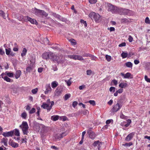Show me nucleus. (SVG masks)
I'll return each instance as SVG.
<instances>
[{
    "mask_svg": "<svg viewBox=\"0 0 150 150\" xmlns=\"http://www.w3.org/2000/svg\"><path fill=\"white\" fill-rule=\"evenodd\" d=\"M121 75L122 76H123L125 79L126 78H132V76L131 74L129 72H127L125 74H124L123 73H121Z\"/></svg>",
    "mask_w": 150,
    "mask_h": 150,
    "instance_id": "nucleus-15",
    "label": "nucleus"
},
{
    "mask_svg": "<svg viewBox=\"0 0 150 150\" xmlns=\"http://www.w3.org/2000/svg\"><path fill=\"white\" fill-rule=\"evenodd\" d=\"M27 52V50L25 48H24L22 51V52L21 54V56L22 57L25 56Z\"/></svg>",
    "mask_w": 150,
    "mask_h": 150,
    "instance_id": "nucleus-32",
    "label": "nucleus"
},
{
    "mask_svg": "<svg viewBox=\"0 0 150 150\" xmlns=\"http://www.w3.org/2000/svg\"><path fill=\"white\" fill-rule=\"evenodd\" d=\"M58 85V83L56 81L52 82L51 83V86L53 88L56 87Z\"/></svg>",
    "mask_w": 150,
    "mask_h": 150,
    "instance_id": "nucleus-22",
    "label": "nucleus"
},
{
    "mask_svg": "<svg viewBox=\"0 0 150 150\" xmlns=\"http://www.w3.org/2000/svg\"><path fill=\"white\" fill-rule=\"evenodd\" d=\"M29 21L32 24H35L36 25L38 24V23L36 20L34 19H32L28 16H27L26 18V21Z\"/></svg>",
    "mask_w": 150,
    "mask_h": 150,
    "instance_id": "nucleus-12",
    "label": "nucleus"
},
{
    "mask_svg": "<svg viewBox=\"0 0 150 150\" xmlns=\"http://www.w3.org/2000/svg\"><path fill=\"white\" fill-rule=\"evenodd\" d=\"M11 52V49L10 48H9L8 49H6V54L7 55H9Z\"/></svg>",
    "mask_w": 150,
    "mask_h": 150,
    "instance_id": "nucleus-48",
    "label": "nucleus"
},
{
    "mask_svg": "<svg viewBox=\"0 0 150 150\" xmlns=\"http://www.w3.org/2000/svg\"><path fill=\"white\" fill-rule=\"evenodd\" d=\"M54 137L56 139L60 140L63 137V136L61 134H57L55 135Z\"/></svg>",
    "mask_w": 150,
    "mask_h": 150,
    "instance_id": "nucleus-25",
    "label": "nucleus"
},
{
    "mask_svg": "<svg viewBox=\"0 0 150 150\" xmlns=\"http://www.w3.org/2000/svg\"><path fill=\"white\" fill-rule=\"evenodd\" d=\"M134 135V132L130 133L125 138V140L128 142L130 141Z\"/></svg>",
    "mask_w": 150,
    "mask_h": 150,
    "instance_id": "nucleus-14",
    "label": "nucleus"
},
{
    "mask_svg": "<svg viewBox=\"0 0 150 150\" xmlns=\"http://www.w3.org/2000/svg\"><path fill=\"white\" fill-rule=\"evenodd\" d=\"M35 57L31 56L30 58V62L32 63H34L35 62Z\"/></svg>",
    "mask_w": 150,
    "mask_h": 150,
    "instance_id": "nucleus-40",
    "label": "nucleus"
},
{
    "mask_svg": "<svg viewBox=\"0 0 150 150\" xmlns=\"http://www.w3.org/2000/svg\"><path fill=\"white\" fill-rule=\"evenodd\" d=\"M59 20L63 22H66L67 21V20L65 18L62 17L60 16V17L59 18Z\"/></svg>",
    "mask_w": 150,
    "mask_h": 150,
    "instance_id": "nucleus-41",
    "label": "nucleus"
},
{
    "mask_svg": "<svg viewBox=\"0 0 150 150\" xmlns=\"http://www.w3.org/2000/svg\"><path fill=\"white\" fill-rule=\"evenodd\" d=\"M21 70H18L16 71L15 74V78L18 79L19 78L21 75Z\"/></svg>",
    "mask_w": 150,
    "mask_h": 150,
    "instance_id": "nucleus-21",
    "label": "nucleus"
},
{
    "mask_svg": "<svg viewBox=\"0 0 150 150\" xmlns=\"http://www.w3.org/2000/svg\"><path fill=\"white\" fill-rule=\"evenodd\" d=\"M88 111L86 110H84L81 112V113L83 114V115H86Z\"/></svg>",
    "mask_w": 150,
    "mask_h": 150,
    "instance_id": "nucleus-62",
    "label": "nucleus"
},
{
    "mask_svg": "<svg viewBox=\"0 0 150 150\" xmlns=\"http://www.w3.org/2000/svg\"><path fill=\"white\" fill-rule=\"evenodd\" d=\"M108 11H111L113 13H116V9L117 8V7L114 6L110 4H108Z\"/></svg>",
    "mask_w": 150,
    "mask_h": 150,
    "instance_id": "nucleus-10",
    "label": "nucleus"
},
{
    "mask_svg": "<svg viewBox=\"0 0 150 150\" xmlns=\"http://www.w3.org/2000/svg\"><path fill=\"white\" fill-rule=\"evenodd\" d=\"M59 116L57 115H53L51 117V119L53 121H56L59 119Z\"/></svg>",
    "mask_w": 150,
    "mask_h": 150,
    "instance_id": "nucleus-23",
    "label": "nucleus"
},
{
    "mask_svg": "<svg viewBox=\"0 0 150 150\" xmlns=\"http://www.w3.org/2000/svg\"><path fill=\"white\" fill-rule=\"evenodd\" d=\"M108 29L109 30L110 32L114 31L115 30V29L113 27H111L110 28H108Z\"/></svg>",
    "mask_w": 150,
    "mask_h": 150,
    "instance_id": "nucleus-60",
    "label": "nucleus"
},
{
    "mask_svg": "<svg viewBox=\"0 0 150 150\" xmlns=\"http://www.w3.org/2000/svg\"><path fill=\"white\" fill-rule=\"evenodd\" d=\"M62 90L60 88L57 87L55 90V96H58L59 95L62 93Z\"/></svg>",
    "mask_w": 150,
    "mask_h": 150,
    "instance_id": "nucleus-18",
    "label": "nucleus"
},
{
    "mask_svg": "<svg viewBox=\"0 0 150 150\" xmlns=\"http://www.w3.org/2000/svg\"><path fill=\"white\" fill-rule=\"evenodd\" d=\"M53 53L51 52H45L42 55V57L44 59L47 60L50 59L52 60Z\"/></svg>",
    "mask_w": 150,
    "mask_h": 150,
    "instance_id": "nucleus-5",
    "label": "nucleus"
},
{
    "mask_svg": "<svg viewBox=\"0 0 150 150\" xmlns=\"http://www.w3.org/2000/svg\"><path fill=\"white\" fill-rule=\"evenodd\" d=\"M69 41L71 43L72 45H75L76 44V42L73 39H71L69 40Z\"/></svg>",
    "mask_w": 150,
    "mask_h": 150,
    "instance_id": "nucleus-45",
    "label": "nucleus"
},
{
    "mask_svg": "<svg viewBox=\"0 0 150 150\" xmlns=\"http://www.w3.org/2000/svg\"><path fill=\"white\" fill-rule=\"evenodd\" d=\"M68 57L70 59H74V60H83L84 59L80 55H69L68 56Z\"/></svg>",
    "mask_w": 150,
    "mask_h": 150,
    "instance_id": "nucleus-9",
    "label": "nucleus"
},
{
    "mask_svg": "<svg viewBox=\"0 0 150 150\" xmlns=\"http://www.w3.org/2000/svg\"><path fill=\"white\" fill-rule=\"evenodd\" d=\"M88 102L93 105H95L96 104L95 102L93 100H90Z\"/></svg>",
    "mask_w": 150,
    "mask_h": 150,
    "instance_id": "nucleus-54",
    "label": "nucleus"
},
{
    "mask_svg": "<svg viewBox=\"0 0 150 150\" xmlns=\"http://www.w3.org/2000/svg\"><path fill=\"white\" fill-rule=\"evenodd\" d=\"M38 91V88H36L32 90L31 92L33 94H35Z\"/></svg>",
    "mask_w": 150,
    "mask_h": 150,
    "instance_id": "nucleus-47",
    "label": "nucleus"
},
{
    "mask_svg": "<svg viewBox=\"0 0 150 150\" xmlns=\"http://www.w3.org/2000/svg\"><path fill=\"white\" fill-rule=\"evenodd\" d=\"M33 12L35 15L39 17L42 16L46 17L48 15L45 11L38 9L36 8H34Z\"/></svg>",
    "mask_w": 150,
    "mask_h": 150,
    "instance_id": "nucleus-4",
    "label": "nucleus"
},
{
    "mask_svg": "<svg viewBox=\"0 0 150 150\" xmlns=\"http://www.w3.org/2000/svg\"><path fill=\"white\" fill-rule=\"evenodd\" d=\"M14 134L17 136H20V132L19 130L18 129H16L14 132Z\"/></svg>",
    "mask_w": 150,
    "mask_h": 150,
    "instance_id": "nucleus-42",
    "label": "nucleus"
},
{
    "mask_svg": "<svg viewBox=\"0 0 150 150\" xmlns=\"http://www.w3.org/2000/svg\"><path fill=\"white\" fill-rule=\"evenodd\" d=\"M5 74L10 77H13V74L12 73L9 72L8 71L5 72Z\"/></svg>",
    "mask_w": 150,
    "mask_h": 150,
    "instance_id": "nucleus-35",
    "label": "nucleus"
},
{
    "mask_svg": "<svg viewBox=\"0 0 150 150\" xmlns=\"http://www.w3.org/2000/svg\"><path fill=\"white\" fill-rule=\"evenodd\" d=\"M88 133L89 135L90 138L92 139H94L96 136L94 133L91 130H89L88 131Z\"/></svg>",
    "mask_w": 150,
    "mask_h": 150,
    "instance_id": "nucleus-16",
    "label": "nucleus"
},
{
    "mask_svg": "<svg viewBox=\"0 0 150 150\" xmlns=\"http://www.w3.org/2000/svg\"><path fill=\"white\" fill-rule=\"evenodd\" d=\"M71 79L72 78H70L69 80H65V82L67 83V86H70L72 83V82L71 81Z\"/></svg>",
    "mask_w": 150,
    "mask_h": 150,
    "instance_id": "nucleus-30",
    "label": "nucleus"
},
{
    "mask_svg": "<svg viewBox=\"0 0 150 150\" xmlns=\"http://www.w3.org/2000/svg\"><path fill=\"white\" fill-rule=\"evenodd\" d=\"M88 16L92 20L93 19L96 23H99L101 21L102 17L98 13L91 12L89 13Z\"/></svg>",
    "mask_w": 150,
    "mask_h": 150,
    "instance_id": "nucleus-1",
    "label": "nucleus"
},
{
    "mask_svg": "<svg viewBox=\"0 0 150 150\" xmlns=\"http://www.w3.org/2000/svg\"><path fill=\"white\" fill-rule=\"evenodd\" d=\"M71 97V94H67L64 96V100H67L69 98Z\"/></svg>",
    "mask_w": 150,
    "mask_h": 150,
    "instance_id": "nucleus-43",
    "label": "nucleus"
},
{
    "mask_svg": "<svg viewBox=\"0 0 150 150\" xmlns=\"http://www.w3.org/2000/svg\"><path fill=\"white\" fill-rule=\"evenodd\" d=\"M8 139L6 138H3L1 139V143H3L5 146H8L7 142Z\"/></svg>",
    "mask_w": 150,
    "mask_h": 150,
    "instance_id": "nucleus-20",
    "label": "nucleus"
},
{
    "mask_svg": "<svg viewBox=\"0 0 150 150\" xmlns=\"http://www.w3.org/2000/svg\"><path fill=\"white\" fill-rule=\"evenodd\" d=\"M46 91L45 92V94H47L51 92L52 89L51 87L50 84H47L45 86Z\"/></svg>",
    "mask_w": 150,
    "mask_h": 150,
    "instance_id": "nucleus-13",
    "label": "nucleus"
},
{
    "mask_svg": "<svg viewBox=\"0 0 150 150\" xmlns=\"http://www.w3.org/2000/svg\"><path fill=\"white\" fill-rule=\"evenodd\" d=\"M14 132L13 131H11L7 132H4L2 134V135L5 137H12L13 134Z\"/></svg>",
    "mask_w": 150,
    "mask_h": 150,
    "instance_id": "nucleus-11",
    "label": "nucleus"
},
{
    "mask_svg": "<svg viewBox=\"0 0 150 150\" xmlns=\"http://www.w3.org/2000/svg\"><path fill=\"white\" fill-rule=\"evenodd\" d=\"M52 15L55 18H57L58 19H59V17H60V16L59 15H58L55 13H52Z\"/></svg>",
    "mask_w": 150,
    "mask_h": 150,
    "instance_id": "nucleus-37",
    "label": "nucleus"
},
{
    "mask_svg": "<svg viewBox=\"0 0 150 150\" xmlns=\"http://www.w3.org/2000/svg\"><path fill=\"white\" fill-rule=\"evenodd\" d=\"M41 107L44 109H46L47 110V109L50 108L49 105L46 103H43L42 105L41 106Z\"/></svg>",
    "mask_w": 150,
    "mask_h": 150,
    "instance_id": "nucleus-28",
    "label": "nucleus"
},
{
    "mask_svg": "<svg viewBox=\"0 0 150 150\" xmlns=\"http://www.w3.org/2000/svg\"><path fill=\"white\" fill-rule=\"evenodd\" d=\"M139 62V61L138 60L135 59L134 61V63L136 65L138 64Z\"/></svg>",
    "mask_w": 150,
    "mask_h": 150,
    "instance_id": "nucleus-64",
    "label": "nucleus"
},
{
    "mask_svg": "<svg viewBox=\"0 0 150 150\" xmlns=\"http://www.w3.org/2000/svg\"><path fill=\"white\" fill-rule=\"evenodd\" d=\"M6 148L4 147L3 145L0 147V150H6Z\"/></svg>",
    "mask_w": 150,
    "mask_h": 150,
    "instance_id": "nucleus-63",
    "label": "nucleus"
},
{
    "mask_svg": "<svg viewBox=\"0 0 150 150\" xmlns=\"http://www.w3.org/2000/svg\"><path fill=\"white\" fill-rule=\"evenodd\" d=\"M125 65L127 67L132 68V67L133 64L130 62H128L125 63Z\"/></svg>",
    "mask_w": 150,
    "mask_h": 150,
    "instance_id": "nucleus-29",
    "label": "nucleus"
},
{
    "mask_svg": "<svg viewBox=\"0 0 150 150\" xmlns=\"http://www.w3.org/2000/svg\"><path fill=\"white\" fill-rule=\"evenodd\" d=\"M128 55V53L126 52H122L121 54V55L123 59L127 57Z\"/></svg>",
    "mask_w": 150,
    "mask_h": 150,
    "instance_id": "nucleus-33",
    "label": "nucleus"
},
{
    "mask_svg": "<svg viewBox=\"0 0 150 150\" xmlns=\"http://www.w3.org/2000/svg\"><path fill=\"white\" fill-rule=\"evenodd\" d=\"M60 55L59 54H55L53 53L52 60L54 61H56L57 62H62L63 61V60H59Z\"/></svg>",
    "mask_w": 150,
    "mask_h": 150,
    "instance_id": "nucleus-8",
    "label": "nucleus"
},
{
    "mask_svg": "<svg viewBox=\"0 0 150 150\" xmlns=\"http://www.w3.org/2000/svg\"><path fill=\"white\" fill-rule=\"evenodd\" d=\"M39 127L40 129H41V132L42 133L47 132L49 129L48 127L45 126L42 124H39Z\"/></svg>",
    "mask_w": 150,
    "mask_h": 150,
    "instance_id": "nucleus-7",
    "label": "nucleus"
},
{
    "mask_svg": "<svg viewBox=\"0 0 150 150\" xmlns=\"http://www.w3.org/2000/svg\"><path fill=\"white\" fill-rule=\"evenodd\" d=\"M50 103H51V105H50V106H49L50 108H49V109H47V112H49L52 106H53V105H54V101H52L51 102H50Z\"/></svg>",
    "mask_w": 150,
    "mask_h": 150,
    "instance_id": "nucleus-46",
    "label": "nucleus"
},
{
    "mask_svg": "<svg viewBox=\"0 0 150 150\" xmlns=\"http://www.w3.org/2000/svg\"><path fill=\"white\" fill-rule=\"evenodd\" d=\"M100 142L99 141H95L94 143L93 144V145L94 146H98V147H100V145L101 144Z\"/></svg>",
    "mask_w": 150,
    "mask_h": 150,
    "instance_id": "nucleus-27",
    "label": "nucleus"
},
{
    "mask_svg": "<svg viewBox=\"0 0 150 150\" xmlns=\"http://www.w3.org/2000/svg\"><path fill=\"white\" fill-rule=\"evenodd\" d=\"M105 58L107 60V61L108 62H110L111 59V57L108 55H106L105 56Z\"/></svg>",
    "mask_w": 150,
    "mask_h": 150,
    "instance_id": "nucleus-44",
    "label": "nucleus"
},
{
    "mask_svg": "<svg viewBox=\"0 0 150 150\" xmlns=\"http://www.w3.org/2000/svg\"><path fill=\"white\" fill-rule=\"evenodd\" d=\"M145 23L147 24L150 23V21L148 17H146L145 18Z\"/></svg>",
    "mask_w": 150,
    "mask_h": 150,
    "instance_id": "nucleus-55",
    "label": "nucleus"
},
{
    "mask_svg": "<svg viewBox=\"0 0 150 150\" xmlns=\"http://www.w3.org/2000/svg\"><path fill=\"white\" fill-rule=\"evenodd\" d=\"M126 44L125 42H122L119 45V47H124L126 46Z\"/></svg>",
    "mask_w": 150,
    "mask_h": 150,
    "instance_id": "nucleus-59",
    "label": "nucleus"
},
{
    "mask_svg": "<svg viewBox=\"0 0 150 150\" xmlns=\"http://www.w3.org/2000/svg\"><path fill=\"white\" fill-rule=\"evenodd\" d=\"M122 107V105L117 102L116 104L113 105L111 110L113 112H116L121 108Z\"/></svg>",
    "mask_w": 150,
    "mask_h": 150,
    "instance_id": "nucleus-6",
    "label": "nucleus"
},
{
    "mask_svg": "<svg viewBox=\"0 0 150 150\" xmlns=\"http://www.w3.org/2000/svg\"><path fill=\"white\" fill-rule=\"evenodd\" d=\"M63 60V61L62 62H57L58 64H63L64 63L66 60L65 59V57L62 54H60V57L59 59V60Z\"/></svg>",
    "mask_w": 150,
    "mask_h": 150,
    "instance_id": "nucleus-24",
    "label": "nucleus"
},
{
    "mask_svg": "<svg viewBox=\"0 0 150 150\" xmlns=\"http://www.w3.org/2000/svg\"><path fill=\"white\" fill-rule=\"evenodd\" d=\"M19 127L22 129L23 134L27 135L29 127L26 122L23 121Z\"/></svg>",
    "mask_w": 150,
    "mask_h": 150,
    "instance_id": "nucleus-3",
    "label": "nucleus"
},
{
    "mask_svg": "<svg viewBox=\"0 0 150 150\" xmlns=\"http://www.w3.org/2000/svg\"><path fill=\"white\" fill-rule=\"evenodd\" d=\"M128 86L127 83H124L123 82H121L119 84V86L121 88H125L126 87H127Z\"/></svg>",
    "mask_w": 150,
    "mask_h": 150,
    "instance_id": "nucleus-26",
    "label": "nucleus"
},
{
    "mask_svg": "<svg viewBox=\"0 0 150 150\" xmlns=\"http://www.w3.org/2000/svg\"><path fill=\"white\" fill-rule=\"evenodd\" d=\"M78 104V102L77 101H74L73 102L72 106L74 108H75Z\"/></svg>",
    "mask_w": 150,
    "mask_h": 150,
    "instance_id": "nucleus-58",
    "label": "nucleus"
},
{
    "mask_svg": "<svg viewBox=\"0 0 150 150\" xmlns=\"http://www.w3.org/2000/svg\"><path fill=\"white\" fill-rule=\"evenodd\" d=\"M116 13L120 15H129L131 11L129 9L117 7L116 9Z\"/></svg>",
    "mask_w": 150,
    "mask_h": 150,
    "instance_id": "nucleus-2",
    "label": "nucleus"
},
{
    "mask_svg": "<svg viewBox=\"0 0 150 150\" xmlns=\"http://www.w3.org/2000/svg\"><path fill=\"white\" fill-rule=\"evenodd\" d=\"M128 40L130 42H131L133 41V38L131 35H129L128 37Z\"/></svg>",
    "mask_w": 150,
    "mask_h": 150,
    "instance_id": "nucleus-61",
    "label": "nucleus"
},
{
    "mask_svg": "<svg viewBox=\"0 0 150 150\" xmlns=\"http://www.w3.org/2000/svg\"><path fill=\"white\" fill-rule=\"evenodd\" d=\"M67 117L64 116L63 117H60V120H62L63 121H65L67 120Z\"/></svg>",
    "mask_w": 150,
    "mask_h": 150,
    "instance_id": "nucleus-57",
    "label": "nucleus"
},
{
    "mask_svg": "<svg viewBox=\"0 0 150 150\" xmlns=\"http://www.w3.org/2000/svg\"><path fill=\"white\" fill-rule=\"evenodd\" d=\"M9 144L12 147L14 148H16L18 146V143H16L13 141L10 142L9 141Z\"/></svg>",
    "mask_w": 150,
    "mask_h": 150,
    "instance_id": "nucleus-19",
    "label": "nucleus"
},
{
    "mask_svg": "<svg viewBox=\"0 0 150 150\" xmlns=\"http://www.w3.org/2000/svg\"><path fill=\"white\" fill-rule=\"evenodd\" d=\"M81 23L84 24L85 27H86L87 26V24L86 21H84L83 20L81 19L80 21Z\"/></svg>",
    "mask_w": 150,
    "mask_h": 150,
    "instance_id": "nucleus-49",
    "label": "nucleus"
},
{
    "mask_svg": "<svg viewBox=\"0 0 150 150\" xmlns=\"http://www.w3.org/2000/svg\"><path fill=\"white\" fill-rule=\"evenodd\" d=\"M4 80L8 82H12L13 81V80L11 79L7 76H5L4 78Z\"/></svg>",
    "mask_w": 150,
    "mask_h": 150,
    "instance_id": "nucleus-31",
    "label": "nucleus"
},
{
    "mask_svg": "<svg viewBox=\"0 0 150 150\" xmlns=\"http://www.w3.org/2000/svg\"><path fill=\"white\" fill-rule=\"evenodd\" d=\"M0 14L1 16L4 19H6V16L5 13L2 10H0Z\"/></svg>",
    "mask_w": 150,
    "mask_h": 150,
    "instance_id": "nucleus-34",
    "label": "nucleus"
},
{
    "mask_svg": "<svg viewBox=\"0 0 150 150\" xmlns=\"http://www.w3.org/2000/svg\"><path fill=\"white\" fill-rule=\"evenodd\" d=\"M132 145V142L127 143L125 144H122V145L124 146H130Z\"/></svg>",
    "mask_w": 150,
    "mask_h": 150,
    "instance_id": "nucleus-39",
    "label": "nucleus"
},
{
    "mask_svg": "<svg viewBox=\"0 0 150 150\" xmlns=\"http://www.w3.org/2000/svg\"><path fill=\"white\" fill-rule=\"evenodd\" d=\"M92 73V71L91 70H88L86 71V74L90 76Z\"/></svg>",
    "mask_w": 150,
    "mask_h": 150,
    "instance_id": "nucleus-53",
    "label": "nucleus"
},
{
    "mask_svg": "<svg viewBox=\"0 0 150 150\" xmlns=\"http://www.w3.org/2000/svg\"><path fill=\"white\" fill-rule=\"evenodd\" d=\"M35 109L34 108H33L29 112V113L30 114L33 113L35 112Z\"/></svg>",
    "mask_w": 150,
    "mask_h": 150,
    "instance_id": "nucleus-52",
    "label": "nucleus"
},
{
    "mask_svg": "<svg viewBox=\"0 0 150 150\" xmlns=\"http://www.w3.org/2000/svg\"><path fill=\"white\" fill-rule=\"evenodd\" d=\"M27 116V114L25 112L22 113L21 115V117L25 119Z\"/></svg>",
    "mask_w": 150,
    "mask_h": 150,
    "instance_id": "nucleus-38",
    "label": "nucleus"
},
{
    "mask_svg": "<svg viewBox=\"0 0 150 150\" xmlns=\"http://www.w3.org/2000/svg\"><path fill=\"white\" fill-rule=\"evenodd\" d=\"M27 16H23L20 15H18L17 17V19L20 21H24L26 22V18Z\"/></svg>",
    "mask_w": 150,
    "mask_h": 150,
    "instance_id": "nucleus-17",
    "label": "nucleus"
},
{
    "mask_svg": "<svg viewBox=\"0 0 150 150\" xmlns=\"http://www.w3.org/2000/svg\"><path fill=\"white\" fill-rule=\"evenodd\" d=\"M144 79L147 82L150 83V79L148 78L146 75L144 76Z\"/></svg>",
    "mask_w": 150,
    "mask_h": 150,
    "instance_id": "nucleus-50",
    "label": "nucleus"
},
{
    "mask_svg": "<svg viewBox=\"0 0 150 150\" xmlns=\"http://www.w3.org/2000/svg\"><path fill=\"white\" fill-rule=\"evenodd\" d=\"M131 122V120L130 119H128L127 120V123H125L124 126L125 127H128Z\"/></svg>",
    "mask_w": 150,
    "mask_h": 150,
    "instance_id": "nucleus-36",
    "label": "nucleus"
},
{
    "mask_svg": "<svg viewBox=\"0 0 150 150\" xmlns=\"http://www.w3.org/2000/svg\"><path fill=\"white\" fill-rule=\"evenodd\" d=\"M89 2L91 4L96 3L97 2V0H88Z\"/></svg>",
    "mask_w": 150,
    "mask_h": 150,
    "instance_id": "nucleus-56",
    "label": "nucleus"
},
{
    "mask_svg": "<svg viewBox=\"0 0 150 150\" xmlns=\"http://www.w3.org/2000/svg\"><path fill=\"white\" fill-rule=\"evenodd\" d=\"M89 57H91V59L92 60L95 61L96 60L97 58L96 57L93 55L91 54V55L89 56Z\"/></svg>",
    "mask_w": 150,
    "mask_h": 150,
    "instance_id": "nucleus-51",
    "label": "nucleus"
}]
</instances>
